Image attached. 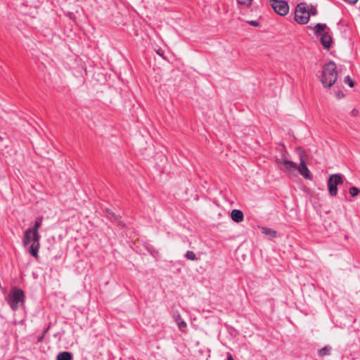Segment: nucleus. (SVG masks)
Returning a JSON list of instances; mask_svg holds the SVG:
<instances>
[{
	"mask_svg": "<svg viewBox=\"0 0 360 360\" xmlns=\"http://www.w3.org/2000/svg\"><path fill=\"white\" fill-rule=\"evenodd\" d=\"M320 79L326 88H329L335 83L338 79V71L334 62L330 61L323 65Z\"/></svg>",
	"mask_w": 360,
	"mask_h": 360,
	"instance_id": "1",
	"label": "nucleus"
},
{
	"mask_svg": "<svg viewBox=\"0 0 360 360\" xmlns=\"http://www.w3.org/2000/svg\"><path fill=\"white\" fill-rule=\"evenodd\" d=\"M40 238H38L36 240L35 236L33 231L30 229H27L22 237V244L24 246H26L32 243L31 245L29 248L30 254L36 258L39 259V250L40 248Z\"/></svg>",
	"mask_w": 360,
	"mask_h": 360,
	"instance_id": "2",
	"label": "nucleus"
},
{
	"mask_svg": "<svg viewBox=\"0 0 360 360\" xmlns=\"http://www.w3.org/2000/svg\"><path fill=\"white\" fill-rule=\"evenodd\" d=\"M25 298L24 292L21 289L14 287L6 297V300L12 310L16 311L19 308L20 304H24Z\"/></svg>",
	"mask_w": 360,
	"mask_h": 360,
	"instance_id": "3",
	"label": "nucleus"
},
{
	"mask_svg": "<svg viewBox=\"0 0 360 360\" xmlns=\"http://www.w3.org/2000/svg\"><path fill=\"white\" fill-rule=\"evenodd\" d=\"M327 26L326 24L318 23L314 28V32L320 37L321 43L325 49H329L332 43L331 37L326 31Z\"/></svg>",
	"mask_w": 360,
	"mask_h": 360,
	"instance_id": "4",
	"label": "nucleus"
},
{
	"mask_svg": "<svg viewBox=\"0 0 360 360\" xmlns=\"http://www.w3.org/2000/svg\"><path fill=\"white\" fill-rule=\"evenodd\" d=\"M295 20L299 24L304 25L309 22V11L306 3L297 4L295 11Z\"/></svg>",
	"mask_w": 360,
	"mask_h": 360,
	"instance_id": "5",
	"label": "nucleus"
},
{
	"mask_svg": "<svg viewBox=\"0 0 360 360\" xmlns=\"http://www.w3.org/2000/svg\"><path fill=\"white\" fill-rule=\"evenodd\" d=\"M343 184V180L340 174H331L328 180V188L331 196H335L338 193L337 186Z\"/></svg>",
	"mask_w": 360,
	"mask_h": 360,
	"instance_id": "6",
	"label": "nucleus"
},
{
	"mask_svg": "<svg viewBox=\"0 0 360 360\" xmlns=\"http://www.w3.org/2000/svg\"><path fill=\"white\" fill-rule=\"evenodd\" d=\"M271 6L274 11L280 15H285L289 11V6L287 2L282 0H271Z\"/></svg>",
	"mask_w": 360,
	"mask_h": 360,
	"instance_id": "7",
	"label": "nucleus"
},
{
	"mask_svg": "<svg viewBox=\"0 0 360 360\" xmlns=\"http://www.w3.org/2000/svg\"><path fill=\"white\" fill-rule=\"evenodd\" d=\"M300 174L306 179H312L313 176L309 170L307 165L303 159L302 155H300V162L298 167H297Z\"/></svg>",
	"mask_w": 360,
	"mask_h": 360,
	"instance_id": "8",
	"label": "nucleus"
},
{
	"mask_svg": "<svg viewBox=\"0 0 360 360\" xmlns=\"http://www.w3.org/2000/svg\"><path fill=\"white\" fill-rule=\"evenodd\" d=\"M174 321H176V324L178 325L179 329L181 331L185 333L186 331L187 328V323L183 320L179 313H176L174 314L173 316Z\"/></svg>",
	"mask_w": 360,
	"mask_h": 360,
	"instance_id": "9",
	"label": "nucleus"
},
{
	"mask_svg": "<svg viewBox=\"0 0 360 360\" xmlns=\"http://www.w3.org/2000/svg\"><path fill=\"white\" fill-rule=\"evenodd\" d=\"M296 169H297L296 164L294 162L289 160L288 159V158H285L284 164L283 165V166L281 168V170H285L287 172H292Z\"/></svg>",
	"mask_w": 360,
	"mask_h": 360,
	"instance_id": "10",
	"label": "nucleus"
},
{
	"mask_svg": "<svg viewBox=\"0 0 360 360\" xmlns=\"http://www.w3.org/2000/svg\"><path fill=\"white\" fill-rule=\"evenodd\" d=\"M41 221H42V217L41 218H39L37 219L35 222H34V224L32 228H29L28 229L31 230L32 231L34 232V236H35V238H36V240L38 239V238H41V236L39 235V229L41 227Z\"/></svg>",
	"mask_w": 360,
	"mask_h": 360,
	"instance_id": "11",
	"label": "nucleus"
},
{
	"mask_svg": "<svg viewBox=\"0 0 360 360\" xmlns=\"http://www.w3.org/2000/svg\"><path fill=\"white\" fill-rule=\"evenodd\" d=\"M231 217L235 222H241L243 220L244 215L242 211L239 210H233L231 213Z\"/></svg>",
	"mask_w": 360,
	"mask_h": 360,
	"instance_id": "12",
	"label": "nucleus"
},
{
	"mask_svg": "<svg viewBox=\"0 0 360 360\" xmlns=\"http://www.w3.org/2000/svg\"><path fill=\"white\" fill-rule=\"evenodd\" d=\"M262 232L266 236H269L271 238L276 236V231L267 227H262Z\"/></svg>",
	"mask_w": 360,
	"mask_h": 360,
	"instance_id": "13",
	"label": "nucleus"
},
{
	"mask_svg": "<svg viewBox=\"0 0 360 360\" xmlns=\"http://www.w3.org/2000/svg\"><path fill=\"white\" fill-rule=\"evenodd\" d=\"M72 354L68 352H60L57 356V360H72Z\"/></svg>",
	"mask_w": 360,
	"mask_h": 360,
	"instance_id": "14",
	"label": "nucleus"
},
{
	"mask_svg": "<svg viewBox=\"0 0 360 360\" xmlns=\"http://www.w3.org/2000/svg\"><path fill=\"white\" fill-rule=\"evenodd\" d=\"M285 158H287L285 152L282 153L280 158H276V163L279 167L280 169L284 164Z\"/></svg>",
	"mask_w": 360,
	"mask_h": 360,
	"instance_id": "15",
	"label": "nucleus"
},
{
	"mask_svg": "<svg viewBox=\"0 0 360 360\" xmlns=\"http://www.w3.org/2000/svg\"><path fill=\"white\" fill-rule=\"evenodd\" d=\"M331 351V347L330 346H326L323 348L319 350V356L321 357L329 355Z\"/></svg>",
	"mask_w": 360,
	"mask_h": 360,
	"instance_id": "16",
	"label": "nucleus"
},
{
	"mask_svg": "<svg viewBox=\"0 0 360 360\" xmlns=\"http://www.w3.org/2000/svg\"><path fill=\"white\" fill-rule=\"evenodd\" d=\"M186 257L188 259H190V260H192V261H194V260L197 259L195 254L193 251H187L186 253Z\"/></svg>",
	"mask_w": 360,
	"mask_h": 360,
	"instance_id": "17",
	"label": "nucleus"
},
{
	"mask_svg": "<svg viewBox=\"0 0 360 360\" xmlns=\"http://www.w3.org/2000/svg\"><path fill=\"white\" fill-rule=\"evenodd\" d=\"M360 193V191L356 187L352 186L349 188V193L352 197H355Z\"/></svg>",
	"mask_w": 360,
	"mask_h": 360,
	"instance_id": "18",
	"label": "nucleus"
},
{
	"mask_svg": "<svg viewBox=\"0 0 360 360\" xmlns=\"http://www.w3.org/2000/svg\"><path fill=\"white\" fill-rule=\"evenodd\" d=\"M308 11H309V16L311 15H316L317 14V10L316 7L311 5L310 6H308Z\"/></svg>",
	"mask_w": 360,
	"mask_h": 360,
	"instance_id": "19",
	"label": "nucleus"
},
{
	"mask_svg": "<svg viewBox=\"0 0 360 360\" xmlns=\"http://www.w3.org/2000/svg\"><path fill=\"white\" fill-rule=\"evenodd\" d=\"M345 83L348 84V85L350 86V87H353L354 85V82L352 81V79L350 78L349 76H347L345 78Z\"/></svg>",
	"mask_w": 360,
	"mask_h": 360,
	"instance_id": "20",
	"label": "nucleus"
},
{
	"mask_svg": "<svg viewBox=\"0 0 360 360\" xmlns=\"http://www.w3.org/2000/svg\"><path fill=\"white\" fill-rule=\"evenodd\" d=\"M107 212H108V217L110 219H115V220H116V221H117V220H118L119 217H118V216H117V215H116L115 213H113V212H109L108 210H107Z\"/></svg>",
	"mask_w": 360,
	"mask_h": 360,
	"instance_id": "21",
	"label": "nucleus"
},
{
	"mask_svg": "<svg viewBox=\"0 0 360 360\" xmlns=\"http://www.w3.org/2000/svg\"><path fill=\"white\" fill-rule=\"evenodd\" d=\"M240 4L250 6L252 4V0H237Z\"/></svg>",
	"mask_w": 360,
	"mask_h": 360,
	"instance_id": "22",
	"label": "nucleus"
},
{
	"mask_svg": "<svg viewBox=\"0 0 360 360\" xmlns=\"http://www.w3.org/2000/svg\"><path fill=\"white\" fill-rule=\"evenodd\" d=\"M49 328H50V327H48V328H47L44 331L43 334H42L41 336H39V337L38 338V342H42V340H44V338L45 335L46 334V333H47V332H48V330H49Z\"/></svg>",
	"mask_w": 360,
	"mask_h": 360,
	"instance_id": "23",
	"label": "nucleus"
},
{
	"mask_svg": "<svg viewBox=\"0 0 360 360\" xmlns=\"http://www.w3.org/2000/svg\"><path fill=\"white\" fill-rule=\"evenodd\" d=\"M248 22L254 27H257L259 25V22L255 20L248 21Z\"/></svg>",
	"mask_w": 360,
	"mask_h": 360,
	"instance_id": "24",
	"label": "nucleus"
},
{
	"mask_svg": "<svg viewBox=\"0 0 360 360\" xmlns=\"http://www.w3.org/2000/svg\"><path fill=\"white\" fill-rule=\"evenodd\" d=\"M336 96L338 98H342L344 97V94L342 91H339L336 92Z\"/></svg>",
	"mask_w": 360,
	"mask_h": 360,
	"instance_id": "25",
	"label": "nucleus"
},
{
	"mask_svg": "<svg viewBox=\"0 0 360 360\" xmlns=\"http://www.w3.org/2000/svg\"><path fill=\"white\" fill-rule=\"evenodd\" d=\"M226 360H234L233 356L231 354H228Z\"/></svg>",
	"mask_w": 360,
	"mask_h": 360,
	"instance_id": "26",
	"label": "nucleus"
},
{
	"mask_svg": "<svg viewBox=\"0 0 360 360\" xmlns=\"http://www.w3.org/2000/svg\"><path fill=\"white\" fill-rule=\"evenodd\" d=\"M157 53H158V55L161 56L162 57L165 58V57L163 56V53H162V51L161 50H158V51H157Z\"/></svg>",
	"mask_w": 360,
	"mask_h": 360,
	"instance_id": "27",
	"label": "nucleus"
},
{
	"mask_svg": "<svg viewBox=\"0 0 360 360\" xmlns=\"http://www.w3.org/2000/svg\"><path fill=\"white\" fill-rule=\"evenodd\" d=\"M3 140V138L1 136H0V141H2Z\"/></svg>",
	"mask_w": 360,
	"mask_h": 360,
	"instance_id": "28",
	"label": "nucleus"
}]
</instances>
